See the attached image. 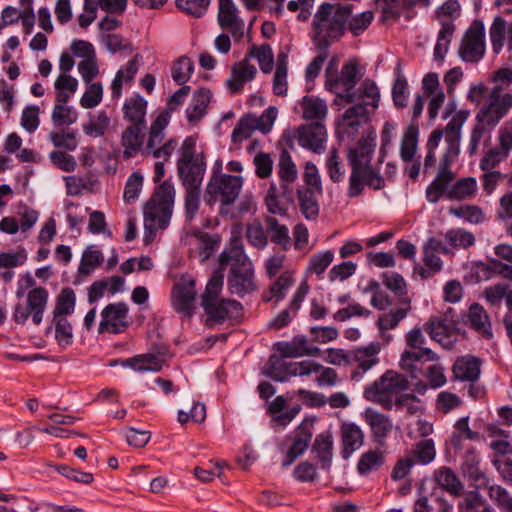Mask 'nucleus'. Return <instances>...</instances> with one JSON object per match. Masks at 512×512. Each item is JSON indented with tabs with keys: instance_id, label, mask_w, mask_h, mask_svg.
<instances>
[{
	"instance_id": "nucleus-1",
	"label": "nucleus",
	"mask_w": 512,
	"mask_h": 512,
	"mask_svg": "<svg viewBox=\"0 0 512 512\" xmlns=\"http://www.w3.org/2000/svg\"><path fill=\"white\" fill-rule=\"evenodd\" d=\"M337 66H328L325 86L337 97L353 104L342 115L338 124V134L342 140H354L360 127L369 120V113L378 108L380 92L374 81L366 79L357 90H353L362 73L359 66H342L338 74Z\"/></svg>"
},
{
	"instance_id": "nucleus-2",
	"label": "nucleus",
	"mask_w": 512,
	"mask_h": 512,
	"mask_svg": "<svg viewBox=\"0 0 512 512\" xmlns=\"http://www.w3.org/2000/svg\"><path fill=\"white\" fill-rule=\"evenodd\" d=\"M376 132L368 131L361 136L354 146L347 148L346 158L350 166L347 196L359 197L365 186L374 190L385 187V180L378 170L371 166V161L376 148Z\"/></svg>"
},
{
	"instance_id": "nucleus-3",
	"label": "nucleus",
	"mask_w": 512,
	"mask_h": 512,
	"mask_svg": "<svg viewBox=\"0 0 512 512\" xmlns=\"http://www.w3.org/2000/svg\"><path fill=\"white\" fill-rule=\"evenodd\" d=\"M196 139L187 137L181 146V155L177 161L179 178L185 188L186 218L192 220L200 206L201 185L206 172L204 155L196 154Z\"/></svg>"
},
{
	"instance_id": "nucleus-4",
	"label": "nucleus",
	"mask_w": 512,
	"mask_h": 512,
	"mask_svg": "<svg viewBox=\"0 0 512 512\" xmlns=\"http://www.w3.org/2000/svg\"><path fill=\"white\" fill-rule=\"evenodd\" d=\"M220 271L230 268L227 287L231 294L244 297L257 289L253 264L244 252L241 240L235 238L219 256Z\"/></svg>"
},
{
	"instance_id": "nucleus-5",
	"label": "nucleus",
	"mask_w": 512,
	"mask_h": 512,
	"mask_svg": "<svg viewBox=\"0 0 512 512\" xmlns=\"http://www.w3.org/2000/svg\"><path fill=\"white\" fill-rule=\"evenodd\" d=\"M407 377L394 370H387L379 379L364 389V398L377 403L387 410L394 406L404 408L411 401H418L413 393H402L409 388Z\"/></svg>"
},
{
	"instance_id": "nucleus-6",
	"label": "nucleus",
	"mask_w": 512,
	"mask_h": 512,
	"mask_svg": "<svg viewBox=\"0 0 512 512\" xmlns=\"http://www.w3.org/2000/svg\"><path fill=\"white\" fill-rule=\"evenodd\" d=\"M224 276L214 271L201 295V306L207 316V325L222 324L242 315V304L237 300L221 297Z\"/></svg>"
},
{
	"instance_id": "nucleus-7",
	"label": "nucleus",
	"mask_w": 512,
	"mask_h": 512,
	"mask_svg": "<svg viewBox=\"0 0 512 512\" xmlns=\"http://www.w3.org/2000/svg\"><path fill=\"white\" fill-rule=\"evenodd\" d=\"M351 14V5L323 3L313 19L314 41L317 46L328 47L339 39Z\"/></svg>"
},
{
	"instance_id": "nucleus-8",
	"label": "nucleus",
	"mask_w": 512,
	"mask_h": 512,
	"mask_svg": "<svg viewBox=\"0 0 512 512\" xmlns=\"http://www.w3.org/2000/svg\"><path fill=\"white\" fill-rule=\"evenodd\" d=\"M175 189L169 181L162 182L144 206L145 238L153 237L158 229H165L172 215Z\"/></svg>"
},
{
	"instance_id": "nucleus-9",
	"label": "nucleus",
	"mask_w": 512,
	"mask_h": 512,
	"mask_svg": "<svg viewBox=\"0 0 512 512\" xmlns=\"http://www.w3.org/2000/svg\"><path fill=\"white\" fill-rule=\"evenodd\" d=\"M406 349L400 358L399 366L410 374L411 379H417L419 364L423 361H436L439 356L429 348L424 347L425 337L420 328L411 329L405 337Z\"/></svg>"
},
{
	"instance_id": "nucleus-10",
	"label": "nucleus",
	"mask_w": 512,
	"mask_h": 512,
	"mask_svg": "<svg viewBox=\"0 0 512 512\" xmlns=\"http://www.w3.org/2000/svg\"><path fill=\"white\" fill-rule=\"evenodd\" d=\"M242 186L241 176L217 173L215 169L207 184L204 200L208 205L219 201L223 206H230L238 198Z\"/></svg>"
},
{
	"instance_id": "nucleus-11",
	"label": "nucleus",
	"mask_w": 512,
	"mask_h": 512,
	"mask_svg": "<svg viewBox=\"0 0 512 512\" xmlns=\"http://www.w3.org/2000/svg\"><path fill=\"white\" fill-rule=\"evenodd\" d=\"M461 127L455 122H449L445 127L446 150L441 158L440 168L432 181L434 184L448 191L449 184L454 180L455 174L450 166L456 161L460 152Z\"/></svg>"
},
{
	"instance_id": "nucleus-12",
	"label": "nucleus",
	"mask_w": 512,
	"mask_h": 512,
	"mask_svg": "<svg viewBox=\"0 0 512 512\" xmlns=\"http://www.w3.org/2000/svg\"><path fill=\"white\" fill-rule=\"evenodd\" d=\"M502 87L496 85L489 93L487 100L481 105L475 115V121H481L487 126L496 128L500 121L512 108V94H502Z\"/></svg>"
},
{
	"instance_id": "nucleus-13",
	"label": "nucleus",
	"mask_w": 512,
	"mask_h": 512,
	"mask_svg": "<svg viewBox=\"0 0 512 512\" xmlns=\"http://www.w3.org/2000/svg\"><path fill=\"white\" fill-rule=\"evenodd\" d=\"M485 28L480 20H474L463 35L459 56L465 62L475 63L485 53Z\"/></svg>"
},
{
	"instance_id": "nucleus-14",
	"label": "nucleus",
	"mask_w": 512,
	"mask_h": 512,
	"mask_svg": "<svg viewBox=\"0 0 512 512\" xmlns=\"http://www.w3.org/2000/svg\"><path fill=\"white\" fill-rule=\"evenodd\" d=\"M128 313L129 307L124 302L108 304L101 311L98 333L120 334L125 332L130 325Z\"/></svg>"
},
{
	"instance_id": "nucleus-15",
	"label": "nucleus",
	"mask_w": 512,
	"mask_h": 512,
	"mask_svg": "<svg viewBox=\"0 0 512 512\" xmlns=\"http://www.w3.org/2000/svg\"><path fill=\"white\" fill-rule=\"evenodd\" d=\"M380 350L381 345L378 342L351 350L349 365L353 367L350 373L351 380H361L367 371L379 363Z\"/></svg>"
},
{
	"instance_id": "nucleus-16",
	"label": "nucleus",
	"mask_w": 512,
	"mask_h": 512,
	"mask_svg": "<svg viewBox=\"0 0 512 512\" xmlns=\"http://www.w3.org/2000/svg\"><path fill=\"white\" fill-rule=\"evenodd\" d=\"M277 175L279 177V188L281 190V196L287 202H293V184L298 179V170L292 160L290 153L285 149L281 152L279 157L277 164Z\"/></svg>"
},
{
	"instance_id": "nucleus-17",
	"label": "nucleus",
	"mask_w": 512,
	"mask_h": 512,
	"mask_svg": "<svg viewBox=\"0 0 512 512\" xmlns=\"http://www.w3.org/2000/svg\"><path fill=\"white\" fill-rule=\"evenodd\" d=\"M218 24L228 30L235 41H240L244 36L245 23L238 15V8L233 0H225L218 6Z\"/></svg>"
},
{
	"instance_id": "nucleus-18",
	"label": "nucleus",
	"mask_w": 512,
	"mask_h": 512,
	"mask_svg": "<svg viewBox=\"0 0 512 512\" xmlns=\"http://www.w3.org/2000/svg\"><path fill=\"white\" fill-rule=\"evenodd\" d=\"M326 127L321 122H313L310 124L301 125L298 128V142L304 147L316 153H321L324 150V143L326 141Z\"/></svg>"
},
{
	"instance_id": "nucleus-19",
	"label": "nucleus",
	"mask_w": 512,
	"mask_h": 512,
	"mask_svg": "<svg viewBox=\"0 0 512 512\" xmlns=\"http://www.w3.org/2000/svg\"><path fill=\"white\" fill-rule=\"evenodd\" d=\"M274 348L282 357L287 358L319 356L321 353L320 348L310 345L304 335H297L291 341L277 342Z\"/></svg>"
},
{
	"instance_id": "nucleus-20",
	"label": "nucleus",
	"mask_w": 512,
	"mask_h": 512,
	"mask_svg": "<svg viewBox=\"0 0 512 512\" xmlns=\"http://www.w3.org/2000/svg\"><path fill=\"white\" fill-rule=\"evenodd\" d=\"M417 382L414 383V392L418 394H425L428 388L437 389L444 386L447 378L444 373V367L440 364H432L422 369L419 364V371H417Z\"/></svg>"
},
{
	"instance_id": "nucleus-21",
	"label": "nucleus",
	"mask_w": 512,
	"mask_h": 512,
	"mask_svg": "<svg viewBox=\"0 0 512 512\" xmlns=\"http://www.w3.org/2000/svg\"><path fill=\"white\" fill-rule=\"evenodd\" d=\"M195 297V281L192 279H183L173 288V307L177 312L190 317L194 309Z\"/></svg>"
},
{
	"instance_id": "nucleus-22",
	"label": "nucleus",
	"mask_w": 512,
	"mask_h": 512,
	"mask_svg": "<svg viewBox=\"0 0 512 512\" xmlns=\"http://www.w3.org/2000/svg\"><path fill=\"white\" fill-rule=\"evenodd\" d=\"M148 101L139 93L127 97L122 106V117L127 124L147 126Z\"/></svg>"
},
{
	"instance_id": "nucleus-23",
	"label": "nucleus",
	"mask_w": 512,
	"mask_h": 512,
	"mask_svg": "<svg viewBox=\"0 0 512 512\" xmlns=\"http://www.w3.org/2000/svg\"><path fill=\"white\" fill-rule=\"evenodd\" d=\"M146 134L147 126L127 124L121 134V145L125 158H132L142 150Z\"/></svg>"
},
{
	"instance_id": "nucleus-24",
	"label": "nucleus",
	"mask_w": 512,
	"mask_h": 512,
	"mask_svg": "<svg viewBox=\"0 0 512 512\" xmlns=\"http://www.w3.org/2000/svg\"><path fill=\"white\" fill-rule=\"evenodd\" d=\"M364 418L371 429L374 441L380 447H384L386 444V438L393 429L390 417L374 409L368 408L364 413Z\"/></svg>"
},
{
	"instance_id": "nucleus-25",
	"label": "nucleus",
	"mask_w": 512,
	"mask_h": 512,
	"mask_svg": "<svg viewBox=\"0 0 512 512\" xmlns=\"http://www.w3.org/2000/svg\"><path fill=\"white\" fill-rule=\"evenodd\" d=\"M466 323L482 338L486 340H491L493 338L490 317L482 305L473 303L469 307Z\"/></svg>"
},
{
	"instance_id": "nucleus-26",
	"label": "nucleus",
	"mask_w": 512,
	"mask_h": 512,
	"mask_svg": "<svg viewBox=\"0 0 512 512\" xmlns=\"http://www.w3.org/2000/svg\"><path fill=\"white\" fill-rule=\"evenodd\" d=\"M480 457L473 451L466 453L464 461L461 465L463 475L472 482V485L478 491L488 486L490 479L480 469Z\"/></svg>"
},
{
	"instance_id": "nucleus-27",
	"label": "nucleus",
	"mask_w": 512,
	"mask_h": 512,
	"mask_svg": "<svg viewBox=\"0 0 512 512\" xmlns=\"http://www.w3.org/2000/svg\"><path fill=\"white\" fill-rule=\"evenodd\" d=\"M311 438V425L303 421L296 430L295 439L285 455L282 466H290L299 456H301L308 448Z\"/></svg>"
},
{
	"instance_id": "nucleus-28",
	"label": "nucleus",
	"mask_w": 512,
	"mask_h": 512,
	"mask_svg": "<svg viewBox=\"0 0 512 512\" xmlns=\"http://www.w3.org/2000/svg\"><path fill=\"white\" fill-rule=\"evenodd\" d=\"M481 362L472 355L459 357L452 366L453 377L456 380L475 382L480 376Z\"/></svg>"
},
{
	"instance_id": "nucleus-29",
	"label": "nucleus",
	"mask_w": 512,
	"mask_h": 512,
	"mask_svg": "<svg viewBox=\"0 0 512 512\" xmlns=\"http://www.w3.org/2000/svg\"><path fill=\"white\" fill-rule=\"evenodd\" d=\"M342 450L344 459H348L353 452L358 450L364 442V433L355 423H343L341 425Z\"/></svg>"
},
{
	"instance_id": "nucleus-30",
	"label": "nucleus",
	"mask_w": 512,
	"mask_h": 512,
	"mask_svg": "<svg viewBox=\"0 0 512 512\" xmlns=\"http://www.w3.org/2000/svg\"><path fill=\"white\" fill-rule=\"evenodd\" d=\"M80 59L79 64H94L95 49L93 45L84 40H74L70 46V52H63L60 64H74V59Z\"/></svg>"
},
{
	"instance_id": "nucleus-31",
	"label": "nucleus",
	"mask_w": 512,
	"mask_h": 512,
	"mask_svg": "<svg viewBox=\"0 0 512 512\" xmlns=\"http://www.w3.org/2000/svg\"><path fill=\"white\" fill-rule=\"evenodd\" d=\"M312 453L316 454L321 469H330L333 458V437L330 432L326 431L316 436L312 445Z\"/></svg>"
},
{
	"instance_id": "nucleus-32",
	"label": "nucleus",
	"mask_w": 512,
	"mask_h": 512,
	"mask_svg": "<svg viewBox=\"0 0 512 512\" xmlns=\"http://www.w3.org/2000/svg\"><path fill=\"white\" fill-rule=\"evenodd\" d=\"M255 130H260L264 133L268 132V128L262 124V118H258L252 114H247L240 118L234 128L231 135L232 141L234 143H240L249 138Z\"/></svg>"
},
{
	"instance_id": "nucleus-33",
	"label": "nucleus",
	"mask_w": 512,
	"mask_h": 512,
	"mask_svg": "<svg viewBox=\"0 0 512 512\" xmlns=\"http://www.w3.org/2000/svg\"><path fill=\"white\" fill-rule=\"evenodd\" d=\"M256 73V66H232L230 77L226 81L228 90L233 94L240 93L245 84L255 78Z\"/></svg>"
},
{
	"instance_id": "nucleus-34",
	"label": "nucleus",
	"mask_w": 512,
	"mask_h": 512,
	"mask_svg": "<svg viewBox=\"0 0 512 512\" xmlns=\"http://www.w3.org/2000/svg\"><path fill=\"white\" fill-rule=\"evenodd\" d=\"M48 291L44 287H35L27 295V306L31 311L32 321L35 325L42 322L43 313L48 303Z\"/></svg>"
},
{
	"instance_id": "nucleus-35",
	"label": "nucleus",
	"mask_w": 512,
	"mask_h": 512,
	"mask_svg": "<svg viewBox=\"0 0 512 512\" xmlns=\"http://www.w3.org/2000/svg\"><path fill=\"white\" fill-rule=\"evenodd\" d=\"M305 120H314L321 122L326 118L328 107L324 100L316 96H304L300 102Z\"/></svg>"
},
{
	"instance_id": "nucleus-36",
	"label": "nucleus",
	"mask_w": 512,
	"mask_h": 512,
	"mask_svg": "<svg viewBox=\"0 0 512 512\" xmlns=\"http://www.w3.org/2000/svg\"><path fill=\"white\" fill-rule=\"evenodd\" d=\"M283 358L281 355H271L264 369V374L278 382L288 381L292 377L293 362H287Z\"/></svg>"
},
{
	"instance_id": "nucleus-37",
	"label": "nucleus",
	"mask_w": 512,
	"mask_h": 512,
	"mask_svg": "<svg viewBox=\"0 0 512 512\" xmlns=\"http://www.w3.org/2000/svg\"><path fill=\"white\" fill-rule=\"evenodd\" d=\"M460 10V4L456 0H448L438 7L435 16L441 26L440 30L455 32L454 21L459 18Z\"/></svg>"
},
{
	"instance_id": "nucleus-38",
	"label": "nucleus",
	"mask_w": 512,
	"mask_h": 512,
	"mask_svg": "<svg viewBox=\"0 0 512 512\" xmlns=\"http://www.w3.org/2000/svg\"><path fill=\"white\" fill-rule=\"evenodd\" d=\"M72 67L73 66H60L61 74L57 77L54 84L57 102H68L71 94L77 90V79L68 74Z\"/></svg>"
},
{
	"instance_id": "nucleus-39",
	"label": "nucleus",
	"mask_w": 512,
	"mask_h": 512,
	"mask_svg": "<svg viewBox=\"0 0 512 512\" xmlns=\"http://www.w3.org/2000/svg\"><path fill=\"white\" fill-rule=\"evenodd\" d=\"M111 119L105 110L89 114V120L83 125V132L89 137H102L109 130Z\"/></svg>"
},
{
	"instance_id": "nucleus-40",
	"label": "nucleus",
	"mask_w": 512,
	"mask_h": 512,
	"mask_svg": "<svg viewBox=\"0 0 512 512\" xmlns=\"http://www.w3.org/2000/svg\"><path fill=\"white\" fill-rule=\"evenodd\" d=\"M267 232L270 234L271 241L279 245L282 250L287 251L291 247V238L286 225L280 224L275 217L268 216L265 219Z\"/></svg>"
},
{
	"instance_id": "nucleus-41",
	"label": "nucleus",
	"mask_w": 512,
	"mask_h": 512,
	"mask_svg": "<svg viewBox=\"0 0 512 512\" xmlns=\"http://www.w3.org/2000/svg\"><path fill=\"white\" fill-rule=\"evenodd\" d=\"M477 182L473 177L461 178L456 181L447 191L446 197L449 200L462 201L475 196Z\"/></svg>"
},
{
	"instance_id": "nucleus-42",
	"label": "nucleus",
	"mask_w": 512,
	"mask_h": 512,
	"mask_svg": "<svg viewBox=\"0 0 512 512\" xmlns=\"http://www.w3.org/2000/svg\"><path fill=\"white\" fill-rule=\"evenodd\" d=\"M398 307L385 313L378 318V326L381 331L391 330L398 326V324L407 316L411 309V302L402 300L398 302Z\"/></svg>"
},
{
	"instance_id": "nucleus-43",
	"label": "nucleus",
	"mask_w": 512,
	"mask_h": 512,
	"mask_svg": "<svg viewBox=\"0 0 512 512\" xmlns=\"http://www.w3.org/2000/svg\"><path fill=\"white\" fill-rule=\"evenodd\" d=\"M210 101L209 91H197L186 109V117L190 123L199 122L206 114V109Z\"/></svg>"
},
{
	"instance_id": "nucleus-44",
	"label": "nucleus",
	"mask_w": 512,
	"mask_h": 512,
	"mask_svg": "<svg viewBox=\"0 0 512 512\" xmlns=\"http://www.w3.org/2000/svg\"><path fill=\"white\" fill-rule=\"evenodd\" d=\"M458 512H494V509L477 491H468L458 503Z\"/></svg>"
},
{
	"instance_id": "nucleus-45",
	"label": "nucleus",
	"mask_w": 512,
	"mask_h": 512,
	"mask_svg": "<svg viewBox=\"0 0 512 512\" xmlns=\"http://www.w3.org/2000/svg\"><path fill=\"white\" fill-rule=\"evenodd\" d=\"M434 478L437 484L452 495H460L463 490V484L449 467H440L434 472Z\"/></svg>"
},
{
	"instance_id": "nucleus-46",
	"label": "nucleus",
	"mask_w": 512,
	"mask_h": 512,
	"mask_svg": "<svg viewBox=\"0 0 512 512\" xmlns=\"http://www.w3.org/2000/svg\"><path fill=\"white\" fill-rule=\"evenodd\" d=\"M334 260V253L331 250L320 251L313 254L308 261L305 270V275H316L321 279L326 269L331 265Z\"/></svg>"
},
{
	"instance_id": "nucleus-47",
	"label": "nucleus",
	"mask_w": 512,
	"mask_h": 512,
	"mask_svg": "<svg viewBox=\"0 0 512 512\" xmlns=\"http://www.w3.org/2000/svg\"><path fill=\"white\" fill-rule=\"evenodd\" d=\"M299 206L302 214L307 219H314L318 216L319 205L317 201V191L313 188L297 189Z\"/></svg>"
},
{
	"instance_id": "nucleus-48",
	"label": "nucleus",
	"mask_w": 512,
	"mask_h": 512,
	"mask_svg": "<svg viewBox=\"0 0 512 512\" xmlns=\"http://www.w3.org/2000/svg\"><path fill=\"white\" fill-rule=\"evenodd\" d=\"M455 325L453 322L442 319L432 318L424 324V330L430 337L441 343L445 338L450 337L453 334Z\"/></svg>"
},
{
	"instance_id": "nucleus-49",
	"label": "nucleus",
	"mask_w": 512,
	"mask_h": 512,
	"mask_svg": "<svg viewBox=\"0 0 512 512\" xmlns=\"http://www.w3.org/2000/svg\"><path fill=\"white\" fill-rule=\"evenodd\" d=\"M385 463V452L381 449L369 450L363 453L357 463L360 475H367L379 469Z\"/></svg>"
},
{
	"instance_id": "nucleus-50",
	"label": "nucleus",
	"mask_w": 512,
	"mask_h": 512,
	"mask_svg": "<svg viewBox=\"0 0 512 512\" xmlns=\"http://www.w3.org/2000/svg\"><path fill=\"white\" fill-rule=\"evenodd\" d=\"M124 366H128L135 371L145 372L154 371L158 372L162 368V361L160 358L153 354H142L132 358H128L123 362Z\"/></svg>"
},
{
	"instance_id": "nucleus-51",
	"label": "nucleus",
	"mask_w": 512,
	"mask_h": 512,
	"mask_svg": "<svg viewBox=\"0 0 512 512\" xmlns=\"http://www.w3.org/2000/svg\"><path fill=\"white\" fill-rule=\"evenodd\" d=\"M104 261V256L100 250L94 245L88 246L83 254L78 267V274L80 276L90 275L97 267Z\"/></svg>"
},
{
	"instance_id": "nucleus-52",
	"label": "nucleus",
	"mask_w": 512,
	"mask_h": 512,
	"mask_svg": "<svg viewBox=\"0 0 512 512\" xmlns=\"http://www.w3.org/2000/svg\"><path fill=\"white\" fill-rule=\"evenodd\" d=\"M48 138L57 149L75 151L78 147V133L74 129L51 131Z\"/></svg>"
},
{
	"instance_id": "nucleus-53",
	"label": "nucleus",
	"mask_w": 512,
	"mask_h": 512,
	"mask_svg": "<svg viewBox=\"0 0 512 512\" xmlns=\"http://www.w3.org/2000/svg\"><path fill=\"white\" fill-rule=\"evenodd\" d=\"M383 284L387 289L394 293L398 302L407 300L411 302L407 294V284L402 275L396 272H384L381 275Z\"/></svg>"
},
{
	"instance_id": "nucleus-54",
	"label": "nucleus",
	"mask_w": 512,
	"mask_h": 512,
	"mask_svg": "<svg viewBox=\"0 0 512 512\" xmlns=\"http://www.w3.org/2000/svg\"><path fill=\"white\" fill-rule=\"evenodd\" d=\"M418 126L410 124L401 141L400 157L404 162H411L417 152Z\"/></svg>"
},
{
	"instance_id": "nucleus-55",
	"label": "nucleus",
	"mask_w": 512,
	"mask_h": 512,
	"mask_svg": "<svg viewBox=\"0 0 512 512\" xmlns=\"http://www.w3.org/2000/svg\"><path fill=\"white\" fill-rule=\"evenodd\" d=\"M423 263L424 266L417 264L414 270L418 272L422 279H428L440 272L443 267V261L439 254L433 253L429 250H423Z\"/></svg>"
},
{
	"instance_id": "nucleus-56",
	"label": "nucleus",
	"mask_w": 512,
	"mask_h": 512,
	"mask_svg": "<svg viewBox=\"0 0 512 512\" xmlns=\"http://www.w3.org/2000/svg\"><path fill=\"white\" fill-rule=\"evenodd\" d=\"M287 202L281 196V190L275 183H271L265 196V205L269 213L284 216L287 213Z\"/></svg>"
},
{
	"instance_id": "nucleus-57",
	"label": "nucleus",
	"mask_w": 512,
	"mask_h": 512,
	"mask_svg": "<svg viewBox=\"0 0 512 512\" xmlns=\"http://www.w3.org/2000/svg\"><path fill=\"white\" fill-rule=\"evenodd\" d=\"M67 102L55 103L51 119L55 126H70L78 119V113L72 107L66 105Z\"/></svg>"
},
{
	"instance_id": "nucleus-58",
	"label": "nucleus",
	"mask_w": 512,
	"mask_h": 512,
	"mask_svg": "<svg viewBox=\"0 0 512 512\" xmlns=\"http://www.w3.org/2000/svg\"><path fill=\"white\" fill-rule=\"evenodd\" d=\"M495 128L487 126L481 121H475V124L471 130L468 153L469 155H475L478 152L479 145L482 141L485 143L491 139V133Z\"/></svg>"
},
{
	"instance_id": "nucleus-59",
	"label": "nucleus",
	"mask_w": 512,
	"mask_h": 512,
	"mask_svg": "<svg viewBox=\"0 0 512 512\" xmlns=\"http://www.w3.org/2000/svg\"><path fill=\"white\" fill-rule=\"evenodd\" d=\"M170 114L167 111L161 112L152 122L148 132V148L159 146L164 139V129L167 127Z\"/></svg>"
},
{
	"instance_id": "nucleus-60",
	"label": "nucleus",
	"mask_w": 512,
	"mask_h": 512,
	"mask_svg": "<svg viewBox=\"0 0 512 512\" xmlns=\"http://www.w3.org/2000/svg\"><path fill=\"white\" fill-rule=\"evenodd\" d=\"M446 242L455 249H467L475 244L473 233L463 228H453L445 233Z\"/></svg>"
},
{
	"instance_id": "nucleus-61",
	"label": "nucleus",
	"mask_w": 512,
	"mask_h": 512,
	"mask_svg": "<svg viewBox=\"0 0 512 512\" xmlns=\"http://www.w3.org/2000/svg\"><path fill=\"white\" fill-rule=\"evenodd\" d=\"M469 417H462L458 419L454 425L455 431L451 436V443L454 446H459L463 440L477 441L481 438V434L476 431H472L469 428Z\"/></svg>"
},
{
	"instance_id": "nucleus-62",
	"label": "nucleus",
	"mask_w": 512,
	"mask_h": 512,
	"mask_svg": "<svg viewBox=\"0 0 512 512\" xmlns=\"http://www.w3.org/2000/svg\"><path fill=\"white\" fill-rule=\"evenodd\" d=\"M326 169L330 180L333 183H340L345 178V167L336 148L330 150L326 160Z\"/></svg>"
},
{
	"instance_id": "nucleus-63",
	"label": "nucleus",
	"mask_w": 512,
	"mask_h": 512,
	"mask_svg": "<svg viewBox=\"0 0 512 512\" xmlns=\"http://www.w3.org/2000/svg\"><path fill=\"white\" fill-rule=\"evenodd\" d=\"M408 96V83L406 78L402 75L400 67L398 66L396 69V79L392 87V98L394 105L401 109L406 107Z\"/></svg>"
},
{
	"instance_id": "nucleus-64",
	"label": "nucleus",
	"mask_w": 512,
	"mask_h": 512,
	"mask_svg": "<svg viewBox=\"0 0 512 512\" xmlns=\"http://www.w3.org/2000/svg\"><path fill=\"white\" fill-rule=\"evenodd\" d=\"M414 461L420 464L432 462L436 456L435 444L432 439H423L415 444L412 450Z\"/></svg>"
}]
</instances>
